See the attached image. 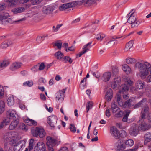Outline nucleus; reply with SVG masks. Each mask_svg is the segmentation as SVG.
<instances>
[{"mask_svg": "<svg viewBox=\"0 0 151 151\" xmlns=\"http://www.w3.org/2000/svg\"><path fill=\"white\" fill-rule=\"evenodd\" d=\"M8 47L6 41L2 43L0 46V47L3 49H5Z\"/></svg>", "mask_w": 151, "mask_h": 151, "instance_id": "nucleus-62", "label": "nucleus"}, {"mask_svg": "<svg viewBox=\"0 0 151 151\" xmlns=\"http://www.w3.org/2000/svg\"><path fill=\"white\" fill-rule=\"evenodd\" d=\"M87 81V79L86 78H84V79L81 81L80 85V87L81 89H83L85 86H86V84H84V82H86Z\"/></svg>", "mask_w": 151, "mask_h": 151, "instance_id": "nucleus-44", "label": "nucleus"}, {"mask_svg": "<svg viewBox=\"0 0 151 151\" xmlns=\"http://www.w3.org/2000/svg\"><path fill=\"white\" fill-rule=\"evenodd\" d=\"M57 117L55 115L50 116L48 117V124L51 127V129H53L55 128V124L57 121Z\"/></svg>", "mask_w": 151, "mask_h": 151, "instance_id": "nucleus-6", "label": "nucleus"}, {"mask_svg": "<svg viewBox=\"0 0 151 151\" xmlns=\"http://www.w3.org/2000/svg\"><path fill=\"white\" fill-rule=\"evenodd\" d=\"M10 62L8 60H5L0 62V68H5L9 65Z\"/></svg>", "mask_w": 151, "mask_h": 151, "instance_id": "nucleus-28", "label": "nucleus"}, {"mask_svg": "<svg viewBox=\"0 0 151 151\" xmlns=\"http://www.w3.org/2000/svg\"><path fill=\"white\" fill-rule=\"evenodd\" d=\"M7 118L11 119H18V116L16 111L14 110H9L6 113Z\"/></svg>", "mask_w": 151, "mask_h": 151, "instance_id": "nucleus-9", "label": "nucleus"}, {"mask_svg": "<svg viewBox=\"0 0 151 151\" xmlns=\"http://www.w3.org/2000/svg\"><path fill=\"white\" fill-rule=\"evenodd\" d=\"M55 55L58 59H62L64 56V55L63 53L60 51H58L55 54Z\"/></svg>", "mask_w": 151, "mask_h": 151, "instance_id": "nucleus-37", "label": "nucleus"}, {"mask_svg": "<svg viewBox=\"0 0 151 151\" xmlns=\"http://www.w3.org/2000/svg\"><path fill=\"white\" fill-rule=\"evenodd\" d=\"M53 45L55 46L58 49L60 50L62 47V41L61 40H57L53 43Z\"/></svg>", "mask_w": 151, "mask_h": 151, "instance_id": "nucleus-30", "label": "nucleus"}, {"mask_svg": "<svg viewBox=\"0 0 151 151\" xmlns=\"http://www.w3.org/2000/svg\"><path fill=\"white\" fill-rule=\"evenodd\" d=\"M22 65V63L15 62L12 63L10 66L9 69L12 71H15L19 68Z\"/></svg>", "mask_w": 151, "mask_h": 151, "instance_id": "nucleus-13", "label": "nucleus"}, {"mask_svg": "<svg viewBox=\"0 0 151 151\" xmlns=\"http://www.w3.org/2000/svg\"><path fill=\"white\" fill-rule=\"evenodd\" d=\"M139 126L136 124H133L130 129V134L132 136L135 137L138 134L139 130Z\"/></svg>", "mask_w": 151, "mask_h": 151, "instance_id": "nucleus-5", "label": "nucleus"}, {"mask_svg": "<svg viewBox=\"0 0 151 151\" xmlns=\"http://www.w3.org/2000/svg\"><path fill=\"white\" fill-rule=\"evenodd\" d=\"M34 151H47L45 144L42 142L37 143L34 148Z\"/></svg>", "mask_w": 151, "mask_h": 151, "instance_id": "nucleus-8", "label": "nucleus"}, {"mask_svg": "<svg viewBox=\"0 0 151 151\" xmlns=\"http://www.w3.org/2000/svg\"><path fill=\"white\" fill-rule=\"evenodd\" d=\"M62 26V24H58L57 25L56 27L55 26L53 27V32H57L60 28Z\"/></svg>", "mask_w": 151, "mask_h": 151, "instance_id": "nucleus-53", "label": "nucleus"}, {"mask_svg": "<svg viewBox=\"0 0 151 151\" xmlns=\"http://www.w3.org/2000/svg\"><path fill=\"white\" fill-rule=\"evenodd\" d=\"M33 82L32 81H28L23 83V85L24 86H28L29 87H31L33 85Z\"/></svg>", "mask_w": 151, "mask_h": 151, "instance_id": "nucleus-47", "label": "nucleus"}, {"mask_svg": "<svg viewBox=\"0 0 151 151\" xmlns=\"http://www.w3.org/2000/svg\"><path fill=\"white\" fill-rule=\"evenodd\" d=\"M111 107L113 113L114 114L117 112V111L120 110L119 108L115 102H112L111 104Z\"/></svg>", "mask_w": 151, "mask_h": 151, "instance_id": "nucleus-24", "label": "nucleus"}, {"mask_svg": "<svg viewBox=\"0 0 151 151\" xmlns=\"http://www.w3.org/2000/svg\"><path fill=\"white\" fill-rule=\"evenodd\" d=\"M130 112V110H127L125 112V114L124 116L122 119V121L124 122H126L128 120V117Z\"/></svg>", "mask_w": 151, "mask_h": 151, "instance_id": "nucleus-41", "label": "nucleus"}, {"mask_svg": "<svg viewBox=\"0 0 151 151\" xmlns=\"http://www.w3.org/2000/svg\"><path fill=\"white\" fill-rule=\"evenodd\" d=\"M55 8L53 6H49L48 7V14H52Z\"/></svg>", "mask_w": 151, "mask_h": 151, "instance_id": "nucleus-52", "label": "nucleus"}, {"mask_svg": "<svg viewBox=\"0 0 151 151\" xmlns=\"http://www.w3.org/2000/svg\"><path fill=\"white\" fill-rule=\"evenodd\" d=\"M122 69L126 72L130 73L131 72V69L127 64H124L122 65Z\"/></svg>", "mask_w": 151, "mask_h": 151, "instance_id": "nucleus-35", "label": "nucleus"}, {"mask_svg": "<svg viewBox=\"0 0 151 151\" xmlns=\"http://www.w3.org/2000/svg\"><path fill=\"white\" fill-rule=\"evenodd\" d=\"M41 1L42 0H31V1L33 5H35L39 4Z\"/></svg>", "mask_w": 151, "mask_h": 151, "instance_id": "nucleus-59", "label": "nucleus"}, {"mask_svg": "<svg viewBox=\"0 0 151 151\" xmlns=\"http://www.w3.org/2000/svg\"><path fill=\"white\" fill-rule=\"evenodd\" d=\"M112 73L114 74H116L119 71L118 68L114 67L112 68Z\"/></svg>", "mask_w": 151, "mask_h": 151, "instance_id": "nucleus-64", "label": "nucleus"}, {"mask_svg": "<svg viewBox=\"0 0 151 151\" xmlns=\"http://www.w3.org/2000/svg\"><path fill=\"white\" fill-rule=\"evenodd\" d=\"M19 128L21 129L24 130L25 131H27V126L23 123L20 124L19 126Z\"/></svg>", "mask_w": 151, "mask_h": 151, "instance_id": "nucleus-54", "label": "nucleus"}, {"mask_svg": "<svg viewBox=\"0 0 151 151\" xmlns=\"http://www.w3.org/2000/svg\"><path fill=\"white\" fill-rule=\"evenodd\" d=\"M13 120V121L11 122L9 127V129L10 130H13L19 124L18 119Z\"/></svg>", "mask_w": 151, "mask_h": 151, "instance_id": "nucleus-20", "label": "nucleus"}, {"mask_svg": "<svg viewBox=\"0 0 151 151\" xmlns=\"http://www.w3.org/2000/svg\"><path fill=\"white\" fill-rule=\"evenodd\" d=\"M134 104V102L132 100L129 99L126 101L124 102V108H128L129 109H132L133 108Z\"/></svg>", "mask_w": 151, "mask_h": 151, "instance_id": "nucleus-14", "label": "nucleus"}, {"mask_svg": "<svg viewBox=\"0 0 151 151\" xmlns=\"http://www.w3.org/2000/svg\"><path fill=\"white\" fill-rule=\"evenodd\" d=\"M126 62L129 64H133L136 62V60L133 58H128L126 59Z\"/></svg>", "mask_w": 151, "mask_h": 151, "instance_id": "nucleus-38", "label": "nucleus"}, {"mask_svg": "<svg viewBox=\"0 0 151 151\" xmlns=\"http://www.w3.org/2000/svg\"><path fill=\"white\" fill-rule=\"evenodd\" d=\"M127 17L128 18V22L132 24V28L137 27L141 23L140 21L137 20V17L134 13L131 14L129 13L127 16Z\"/></svg>", "mask_w": 151, "mask_h": 151, "instance_id": "nucleus-2", "label": "nucleus"}, {"mask_svg": "<svg viewBox=\"0 0 151 151\" xmlns=\"http://www.w3.org/2000/svg\"><path fill=\"white\" fill-rule=\"evenodd\" d=\"M22 20L21 19V20H18V21H14L13 20V19L12 18H10L7 19V20H6V22H7L8 23L12 24L14 22H18L19 21H21Z\"/></svg>", "mask_w": 151, "mask_h": 151, "instance_id": "nucleus-57", "label": "nucleus"}, {"mask_svg": "<svg viewBox=\"0 0 151 151\" xmlns=\"http://www.w3.org/2000/svg\"><path fill=\"white\" fill-rule=\"evenodd\" d=\"M70 125V129L71 131L73 133L75 132L76 131V128L75 127L74 124H71Z\"/></svg>", "mask_w": 151, "mask_h": 151, "instance_id": "nucleus-55", "label": "nucleus"}, {"mask_svg": "<svg viewBox=\"0 0 151 151\" xmlns=\"http://www.w3.org/2000/svg\"><path fill=\"white\" fill-rule=\"evenodd\" d=\"M117 113L116 114L114 115V116L117 118H119L122 116L123 112L120 109V110L117 111Z\"/></svg>", "mask_w": 151, "mask_h": 151, "instance_id": "nucleus-50", "label": "nucleus"}, {"mask_svg": "<svg viewBox=\"0 0 151 151\" xmlns=\"http://www.w3.org/2000/svg\"><path fill=\"white\" fill-rule=\"evenodd\" d=\"M105 36L106 35L104 34H99L97 35L96 38L98 40L101 41Z\"/></svg>", "mask_w": 151, "mask_h": 151, "instance_id": "nucleus-49", "label": "nucleus"}, {"mask_svg": "<svg viewBox=\"0 0 151 151\" xmlns=\"http://www.w3.org/2000/svg\"><path fill=\"white\" fill-rule=\"evenodd\" d=\"M113 97L112 90L111 89H109L105 96V99L107 101H110Z\"/></svg>", "mask_w": 151, "mask_h": 151, "instance_id": "nucleus-16", "label": "nucleus"}, {"mask_svg": "<svg viewBox=\"0 0 151 151\" xmlns=\"http://www.w3.org/2000/svg\"><path fill=\"white\" fill-rule=\"evenodd\" d=\"M66 89V88H64L57 92L55 96L56 100H58L59 101H63L64 97V93Z\"/></svg>", "mask_w": 151, "mask_h": 151, "instance_id": "nucleus-10", "label": "nucleus"}, {"mask_svg": "<svg viewBox=\"0 0 151 151\" xmlns=\"http://www.w3.org/2000/svg\"><path fill=\"white\" fill-rule=\"evenodd\" d=\"M92 42H90L84 45L83 48V49L84 51V53H86L87 52L90 50V49L91 47V44Z\"/></svg>", "mask_w": 151, "mask_h": 151, "instance_id": "nucleus-25", "label": "nucleus"}, {"mask_svg": "<svg viewBox=\"0 0 151 151\" xmlns=\"http://www.w3.org/2000/svg\"><path fill=\"white\" fill-rule=\"evenodd\" d=\"M145 83L141 80L137 81L135 83V87L137 89H142L145 87Z\"/></svg>", "mask_w": 151, "mask_h": 151, "instance_id": "nucleus-19", "label": "nucleus"}, {"mask_svg": "<svg viewBox=\"0 0 151 151\" xmlns=\"http://www.w3.org/2000/svg\"><path fill=\"white\" fill-rule=\"evenodd\" d=\"M25 122L26 123H27V125L29 126H32V125L36 126L37 124V123L36 122L29 119H26L25 120Z\"/></svg>", "mask_w": 151, "mask_h": 151, "instance_id": "nucleus-29", "label": "nucleus"}, {"mask_svg": "<svg viewBox=\"0 0 151 151\" xmlns=\"http://www.w3.org/2000/svg\"><path fill=\"white\" fill-rule=\"evenodd\" d=\"M125 81L126 83L128 84L129 86H131L132 85L133 82L128 78H126L125 79Z\"/></svg>", "mask_w": 151, "mask_h": 151, "instance_id": "nucleus-58", "label": "nucleus"}, {"mask_svg": "<svg viewBox=\"0 0 151 151\" xmlns=\"http://www.w3.org/2000/svg\"><path fill=\"white\" fill-rule=\"evenodd\" d=\"M111 76V73L110 72L104 73L102 76V79L105 82L109 81Z\"/></svg>", "mask_w": 151, "mask_h": 151, "instance_id": "nucleus-17", "label": "nucleus"}, {"mask_svg": "<svg viewBox=\"0 0 151 151\" xmlns=\"http://www.w3.org/2000/svg\"><path fill=\"white\" fill-rule=\"evenodd\" d=\"M77 5L76 2H73L63 4L59 7V9L61 11L66 9L75 6Z\"/></svg>", "mask_w": 151, "mask_h": 151, "instance_id": "nucleus-7", "label": "nucleus"}, {"mask_svg": "<svg viewBox=\"0 0 151 151\" xmlns=\"http://www.w3.org/2000/svg\"><path fill=\"white\" fill-rule=\"evenodd\" d=\"M5 104L2 101H0V113H3L4 110Z\"/></svg>", "mask_w": 151, "mask_h": 151, "instance_id": "nucleus-43", "label": "nucleus"}, {"mask_svg": "<svg viewBox=\"0 0 151 151\" xmlns=\"http://www.w3.org/2000/svg\"><path fill=\"white\" fill-rule=\"evenodd\" d=\"M9 17V14L7 13L3 14H0V20L1 21L3 19H6Z\"/></svg>", "mask_w": 151, "mask_h": 151, "instance_id": "nucleus-46", "label": "nucleus"}, {"mask_svg": "<svg viewBox=\"0 0 151 151\" xmlns=\"http://www.w3.org/2000/svg\"><path fill=\"white\" fill-rule=\"evenodd\" d=\"M129 87L126 84H123L122 85L121 89H120L119 92L121 93L122 92L124 93L126 92L128 90Z\"/></svg>", "mask_w": 151, "mask_h": 151, "instance_id": "nucleus-31", "label": "nucleus"}, {"mask_svg": "<svg viewBox=\"0 0 151 151\" xmlns=\"http://www.w3.org/2000/svg\"><path fill=\"white\" fill-rule=\"evenodd\" d=\"M45 66L43 63H42L40 65L39 64V68L38 70H40L44 69Z\"/></svg>", "mask_w": 151, "mask_h": 151, "instance_id": "nucleus-61", "label": "nucleus"}, {"mask_svg": "<svg viewBox=\"0 0 151 151\" xmlns=\"http://www.w3.org/2000/svg\"><path fill=\"white\" fill-rule=\"evenodd\" d=\"M57 142L56 140L50 136H48V151H54L53 147Z\"/></svg>", "mask_w": 151, "mask_h": 151, "instance_id": "nucleus-4", "label": "nucleus"}, {"mask_svg": "<svg viewBox=\"0 0 151 151\" xmlns=\"http://www.w3.org/2000/svg\"><path fill=\"white\" fill-rule=\"evenodd\" d=\"M10 143L14 146V150L15 151H22L23 147L22 141H19L16 142L15 140L13 139L10 142Z\"/></svg>", "mask_w": 151, "mask_h": 151, "instance_id": "nucleus-3", "label": "nucleus"}, {"mask_svg": "<svg viewBox=\"0 0 151 151\" xmlns=\"http://www.w3.org/2000/svg\"><path fill=\"white\" fill-rule=\"evenodd\" d=\"M62 60L65 63L68 62L70 63H72L73 62L71 58L68 56H65L63 57Z\"/></svg>", "mask_w": 151, "mask_h": 151, "instance_id": "nucleus-39", "label": "nucleus"}, {"mask_svg": "<svg viewBox=\"0 0 151 151\" xmlns=\"http://www.w3.org/2000/svg\"><path fill=\"white\" fill-rule=\"evenodd\" d=\"M116 145L117 146V148L120 150H123L126 149V146L124 144L121 142V140H119L116 143Z\"/></svg>", "mask_w": 151, "mask_h": 151, "instance_id": "nucleus-22", "label": "nucleus"}, {"mask_svg": "<svg viewBox=\"0 0 151 151\" xmlns=\"http://www.w3.org/2000/svg\"><path fill=\"white\" fill-rule=\"evenodd\" d=\"M145 141L144 143H147V142L151 141V132H148L144 136Z\"/></svg>", "mask_w": 151, "mask_h": 151, "instance_id": "nucleus-26", "label": "nucleus"}, {"mask_svg": "<svg viewBox=\"0 0 151 151\" xmlns=\"http://www.w3.org/2000/svg\"><path fill=\"white\" fill-rule=\"evenodd\" d=\"M134 68L139 69V75L142 79L146 78L149 71L151 74V65L148 62H137L135 64Z\"/></svg>", "mask_w": 151, "mask_h": 151, "instance_id": "nucleus-1", "label": "nucleus"}, {"mask_svg": "<svg viewBox=\"0 0 151 151\" xmlns=\"http://www.w3.org/2000/svg\"><path fill=\"white\" fill-rule=\"evenodd\" d=\"M10 119H9L7 118L6 119H4L2 122H1V123H3L4 124V126L5 124V125H7L9 124L10 122Z\"/></svg>", "mask_w": 151, "mask_h": 151, "instance_id": "nucleus-56", "label": "nucleus"}, {"mask_svg": "<svg viewBox=\"0 0 151 151\" xmlns=\"http://www.w3.org/2000/svg\"><path fill=\"white\" fill-rule=\"evenodd\" d=\"M4 89L3 87L0 85V97L2 96L4 94Z\"/></svg>", "mask_w": 151, "mask_h": 151, "instance_id": "nucleus-60", "label": "nucleus"}, {"mask_svg": "<svg viewBox=\"0 0 151 151\" xmlns=\"http://www.w3.org/2000/svg\"><path fill=\"white\" fill-rule=\"evenodd\" d=\"M93 104V103L91 101L88 102L86 104V112H88L90 109L92 108Z\"/></svg>", "mask_w": 151, "mask_h": 151, "instance_id": "nucleus-40", "label": "nucleus"}, {"mask_svg": "<svg viewBox=\"0 0 151 151\" xmlns=\"http://www.w3.org/2000/svg\"><path fill=\"white\" fill-rule=\"evenodd\" d=\"M133 42V41L131 40L126 44L125 48V50L126 51H128L132 47Z\"/></svg>", "mask_w": 151, "mask_h": 151, "instance_id": "nucleus-33", "label": "nucleus"}, {"mask_svg": "<svg viewBox=\"0 0 151 151\" xmlns=\"http://www.w3.org/2000/svg\"><path fill=\"white\" fill-rule=\"evenodd\" d=\"M46 36L47 35H42V36H38L36 38V41L37 43H40L42 41L44 40L43 38L46 37Z\"/></svg>", "mask_w": 151, "mask_h": 151, "instance_id": "nucleus-45", "label": "nucleus"}, {"mask_svg": "<svg viewBox=\"0 0 151 151\" xmlns=\"http://www.w3.org/2000/svg\"><path fill=\"white\" fill-rule=\"evenodd\" d=\"M40 130V129H39V127H38L32 128L31 130V134L33 136L37 137L38 136L39 131H40L39 130Z\"/></svg>", "mask_w": 151, "mask_h": 151, "instance_id": "nucleus-23", "label": "nucleus"}, {"mask_svg": "<svg viewBox=\"0 0 151 151\" xmlns=\"http://www.w3.org/2000/svg\"><path fill=\"white\" fill-rule=\"evenodd\" d=\"M25 10V9L23 7H19L15 8L12 10L11 11L13 12L14 14H16L21 13Z\"/></svg>", "mask_w": 151, "mask_h": 151, "instance_id": "nucleus-27", "label": "nucleus"}, {"mask_svg": "<svg viewBox=\"0 0 151 151\" xmlns=\"http://www.w3.org/2000/svg\"><path fill=\"white\" fill-rule=\"evenodd\" d=\"M30 0H10L9 1V5L10 6H13L16 4L17 2L21 4H22L24 3H26L29 1Z\"/></svg>", "mask_w": 151, "mask_h": 151, "instance_id": "nucleus-15", "label": "nucleus"}, {"mask_svg": "<svg viewBox=\"0 0 151 151\" xmlns=\"http://www.w3.org/2000/svg\"><path fill=\"white\" fill-rule=\"evenodd\" d=\"M39 129L41 130H40V131H39L38 136L40 138H43L45 136V130L43 129L41 127H39Z\"/></svg>", "mask_w": 151, "mask_h": 151, "instance_id": "nucleus-36", "label": "nucleus"}, {"mask_svg": "<svg viewBox=\"0 0 151 151\" xmlns=\"http://www.w3.org/2000/svg\"><path fill=\"white\" fill-rule=\"evenodd\" d=\"M110 132L111 134L116 139H118L120 138V132L114 126L111 127Z\"/></svg>", "mask_w": 151, "mask_h": 151, "instance_id": "nucleus-11", "label": "nucleus"}, {"mask_svg": "<svg viewBox=\"0 0 151 151\" xmlns=\"http://www.w3.org/2000/svg\"><path fill=\"white\" fill-rule=\"evenodd\" d=\"M124 143L127 147H130L132 146L134 143V141L131 139H129L126 140Z\"/></svg>", "mask_w": 151, "mask_h": 151, "instance_id": "nucleus-32", "label": "nucleus"}, {"mask_svg": "<svg viewBox=\"0 0 151 151\" xmlns=\"http://www.w3.org/2000/svg\"><path fill=\"white\" fill-rule=\"evenodd\" d=\"M95 2L94 0H88L84 4L85 6H89L92 4H94L95 3Z\"/></svg>", "mask_w": 151, "mask_h": 151, "instance_id": "nucleus-42", "label": "nucleus"}, {"mask_svg": "<svg viewBox=\"0 0 151 151\" xmlns=\"http://www.w3.org/2000/svg\"><path fill=\"white\" fill-rule=\"evenodd\" d=\"M7 103L8 105L9 106H12L14 104V99L12 96H11L8 98L7 100Z\"/></svg>", "mask_w": 151, "mask_h": 151, "instance_id": "nucleus-34", "label": "nucleus"}, {"mask_svg": "<svg viewBox=\"0 0 151 151\" xmlns=\"http://www.w3.org/2000/svg\"><path fill=\"white\" fill-rule=\"evenodd\" d=\"M149 108L147 105H145L142 109L141 113V117L142 119H145L146 115L148 114Z\"/></svg>", "mask_w": 151, "mask_h": 151, "instance_id": "nucleus-18", "label": "nucleus"}, {"mask_svg": "<svg viewBox=\"0 0 151 151\" xmlns=\"http://www.w3.org/2000/svg\"><path fill=\"white\" fill-rule=\"evenodd\" d=\"M139 130L142 131H145L151 128V124L143 122L140 124L139 126Z\"/></svg>", "mask_w": 151, "mask_h": 151, "instance_id": "nucleus-12", "label": "nucleus"}, {"mask_svg": "<svg viewBox=\"0 0 151 151\" xmlns=\"http://www.w3.org/2000/svg\"><path fill=\"white\" fill-rule=\"evenodd\" d=\"M120 81V78L119 77L116 76L114 79V81L112 84V88L113 89L116 88Z\"/></svg>", "mask_w": 151, "mask_h": 151, "instance_id": "nucleus-21", "label": "nucleus"}, {"mask_svg": "<svg viewBox=\"0 0 151 151\" xmlns=\"http://www.w3.org/2000/svg\"><path fill=\"white\" fill-rule=\"evenodd\" d=\"M116 43V42L114 40H110L106 43V45L108 47H111L114 45Z\"/></svg>", "mask_w": 151, "mask_h": 151, "instance_id": "nucleus-51", "label": "nucleus"}, {"mask_svg": "<svg viewBox=\"0 0 151 151\" xmlns=\"http://www.w3.org/2000/svg\"><path fill=\"white\" fill-rule=\"evenodd\" d=\"M145 99H142L137 104H136L134 106L133 108L134 109L139 108L143 104V103H144Z\"/></svg>", "mask_w": 151, "mask_h": 151, "instance_id": "nucleus-48", "label": "nucleus"}, {"mask_svg": "<svg viewBox=\"0 0 151 151\" xmlns=\"http://www.w3.org/2000/svg\"><path fill=\"white\" fill-rule=\"evenodd\" d=\"M105 115L108 117H109L111 115V112L110 109L107 108L105 111Z\"/></svg>", "mask_w": 151, "mask_h": 151, "instance_id": "nucleus-63", "label": "nucleus"}]
</instances>
